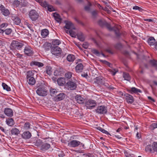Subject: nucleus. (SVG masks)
Returning a JSON list of instances; mask_svg holds the SVG:
<instances>
[{
    "label": "nucleus",
    "instance_id": "1",
    "mask_svg": "<svg viewBox=\"0 0 157 157\" xmlns=\"http://www.w3.org/2000/svg\"><path fill=\"white\" fill-rule=\"evenodd\" d=\"M24 45L22 41L19 40H13L11 43L10 48L12 50H21Z\"/></svg>",
    "mask_w": 157,
    "mask_h": 157
},
{
    "label": "nucleus",
    "instance_id": "2",
    "mask_svg": "<svg viewBox=\"0 0 157 157\" xmlns=\"http://www.w3.org/2000/svg\"><path fill=\"white\" fill-rule=\"evenodd\" d=\"M36 93L38 95L42 97L46 96L48 93L47 88L44 86L39 87L36 90Z\"/></svg>",
    "mask_w": 157,
    "mask_h": 157
},
{
    "label": "nucleus",
    "instance_id": "3",
    "mask_svg": "<svg viewBox=\"0 0 157 157\" xmlns=\"http://www.w3.org/2000/svg\"><path fill=\"white\" fill-rule=\"evenodd\" d=\"M85 104L87 109H93L97 105V102L96 101L91 99L86 100Z\"/></svg>",
    "mask_w": 157,
    "mask_h": 157
},
{
    "label": "nucleus",
    "instance_id": "4",
    "mask_svg": "<svg viewBox=\"0 0 157 157\" xmlns=\"http://www.w3.org/2000/svg\"><path fill=\"white\" fill-rule=\"evenodd\" d=\"M79 145H80V147H82L83 148H85L84 144L75 140H71L68 144V146L70 147H75Z\"/></svg>",
    "mask_w": 157,
    "mask_h": 157
},
{
    "label": "nucleus",
    "instance_id": "5",
    "mask_svg": "<svg viewBox=\"0 0 157 157\" xmlns=\"http://www.w3.org/2000/svg\"><path fill=\"white\" fill-rule=\"evenodd\" d=\"M51 52L53 55L59 56H60L62 50L57 46H53L51 45Z\"/></svg>",
    "mask_w": 157,
    "mask_h": 157
},
{
    "label": "nucleus",
    "instance_id": "6",
    "mask_svg": "<svg viewBox=\"0 0 157 157\" xmlns=\"http://www.w3.org/2000/svg\"><path fill=\"white\" fill-rule=\"evenodd\" d=\"M29 15L31 19L33 21L37 20L39 17L38 13L34 10H32L29 11Z\"/></svg>",
    "mask_w": 157,
    "mask_h": 157
},
{
    "label": "nucleus",
    "instance_id": "7",
    "mask_svg": "<svg viewBox=\"0 0 157 157\" xmlns=\"http://www.w3.org/2000/svg\"><path fill=\"white\" fill-rule=\"evenodd\" d=\"M147 42L151 47L153 46V48L157 50V42L153 37H150L147 39Z\"/></svg>",
    "mask_w": 157,
    "mask_h": 157
},
{
    "label": "nucleus",
    "instance_id": "8",
    "mask_svg": "<svg viewBox=\"0 0 157 157\" xmlns=\"http://www.w3.org/2000/svg\"><path fill=\"white\" fill-rule=\"evenodd\" d=\"M107 107L104 105L99 106L95 109V112L96 113L101 114H105L107 113Z\"/></svg>",
    "mask_w": 157,
    "mask_h": 157
},
{
    "label": "nucleus",
    "instance_id": "9",
    "mask_svg": "<svg viewBox=\"0 0 157 157\" xmlns=\"http://www.w3.org/2000/svg\"><path fill=\"white\" fill-rule=\"evenodd\" d=\"M66 86L70 90H75L77 87L76 83L74 81H69L66 84Z\"/></svg>",
    "mask_w": 157,
    "mask_h": 157
},
{
    "label": "nucleus",
    "instance_id": "10",
    "mask_svg": "<svg viewBox=\"0 0 157 157\" xmlns=\"http://www.w3.org/2000/svg\"><path fill=\"white\" fill-rule=\"evenodd\" d=\"M125 99L128 103L132 104L134 101V98L131 95L125 93L124 94Z\"/></svg>",
    "mask_w": 157,
    "mask_h": 157
},
{
    "label": "nucleus",
    "instance_id": "11",
    "mask_svg": "<svg viewBox=\"0 0 157 157\" xmlns=\"http://www.w3.org/2000/svg\"><path fill=\"white\" fill-rule=\"evenodd\" d=\"M105 78L103 77H97L95 78L94 82L98 85H102L103 82H105Z\"/></svg>",
    "mask_w": 157,
    "mask_h": 157
},
{
    "label": "nucleus",
    "instance_id": "12",
    "mask_svg": "<svg viewBox=\"0 0 157 157\" xmlns=\"http://www.w3.org/2000/svg\"><path fill=\"white\" fill-rule=\"evenodd\" d=\"M24 52L25 55L29 56L32 55L33 53L32 48L29 46L25 47Z\"/></svg>",
    "mask_w": 157,
    "mask_h": 157
},
{
    "label": "nucleus",
    "instance_id": "13",
    "mask_svg": "<svg viewBox=\"0 0 157 157\" xmlns=\"http://www.w3.org/2000/svg\"><path fill=\"white\" fill-rule=\"evenodd\" d=\"M65 97V94L62 93L56 95L55 97H54L53 99L55 101H58L63 99Z\"/></svg>",
    "mask_w": 157,
    "mask_h": 157
},
{
    "label": "nucleus",
    "instance_id": "14",
    "mask_svg": "<svg viewBox=\"0 0 157 157\" xmlns=\"http://www.w3.org/2000/svg\"><path fill=\"white\" fill-rule=\"evenodd\" d=\"M127 91L128 92L131 94H136L138 93H142V91L141 90L138 89L135 87H132L130 89H127Z\"/></svg>",
    "mask_w": 157,
    "mask_h": 157
},
{
    "label": "nucleus",
    "instance_id": "15",
    "mask_svg": "<svg viewBox=\"0 0 157 157\" xmlns=\"http://www.w3.org/2000/svg\"><path fill=\"white\" fill-rule=\"evenodd\" d=\"M4 113L6 115L9 117H12L13 115V112L12 110L10 108H5L4 110Z\"/></svg>",
    "mask_w": 157,
    "mask_h": 157
},
{
    "label": "nucleus",
    "instance_id": "16",
    "mask_svg": "<svg viewBox=\"0 0 157 157\" xmlns=\"http://www.w3.org/2000/svg\"><path fill=\"white\" fill-rule=\"evenodd\" d=\"M83 65L82 63L78 64L75 67V70L77 73H80L82 72L83 69Z\"/></svg>",
    "mask_w": 157,
    "mask_h": 157
},
{
    "label": "nucleus",
    "instance_id": "17",
    "mask_svg": "<svg viewBox=\"0 0 157 157\" xmlns=\"http://www.w3.org/2000/svg\"><path fill=\"white\" fill-rule=\"evenodd\" d=\"M31 133L28 131L24 132L21 135L22 138L25 139H29L31 137Z\"/></svg>",
    "mask_w": 157,
    "mask_h": 157
},
{
    "label": "nucleus",
    "instance_id": "18",
    "mask_svg": "<svg viewBox=\"0 0 157 157\" xmlns=\"http://www.w3.org/2000/svg\"><path fill=\"white\" fill-rule=\"evenodd\" d=\"M75 99L77 102L79 104H83L85 101L84 99L80 95H76L75 96Z\"/></svg>",
    "mask_w": 157,
    "mask_h": 157
},
{
    "label": "nucleus",
    "instance_id": "19",
    "mask_svg": "<svg viewBox=\"0 0 157 157\" xmlns=\"http://www.w3.org/2000/svg\"><path fill=\"white\" fill-rule=\"evenodd\" d=\"M1 10L2 14L5 16H8L10 14L9 10L3 6H1Z\"/></svg>",
    "mask_w": 157,
    "mask_h": 157
},
{
    "label": "nucleus",
    "instance_id": "20",
    "mask_svg": "<svg viewBox=\"0 0 157 157\" xmlns=\"http://www.w3.org/2000/svg\"><path fill=\"white\" fill-rule=\"evenodd\" d=\"M11 133L12 135L17 136L20 133V131L17 128H12L10 130Z\"/></svg>",
    "mask_w": 157,
    "mask_h": 157
},
{
    "label": "nucleus",
    "instance_id": "21",
    "mask_svg": "<svg viewBox=\"0 0 157 157\" xmlns=\"http://www.w3.org/2000/svg\"><path fill=\"white\" fill-rule=\"evenodd\" d=\"M11 19L13 21V23L15 24L19 25L21 23V21L20 19L17 17L15 16H13L11 17Z\"/></svg>",
    "mask_w": 157,
    "mask_h": 157
},
{
    "label": "nucleus",
    "instance_id": "22",
    "mask_svg": "<svg viewBox=\"0 0 157 157\" xmlns=\"http://www.w3.org/2000/svg\"><path fill=\"white\" fill-rule=\"evenodd\" d=\"M57 82L60 86H63L65 83V79L64 78L61 77L58 78Z\"/></svg>",
    "mask_w": 157,
    "mask_h": 157
},
{
    "label": "nucleus",
    "instance_id": "23",
    "mask_svg": "<svg viewBox=\"0 0 157 157\" xmlns=\"http://www.w3.org/2000/svg\"><path fill=\"white\" fill-rule=\"evenodd\" d=\"M6 124L9 126H12L15 124L14 120L11 118H8L6 120Z\"/></svg>",
    "mask_w": 157,
    "mask_h": 157
},
{
    "label": "nucleus",
    "instance_id": "24",
    "mask_svg": "<svg viewBox=\"0 0 157 157\" xmlns=\"http://www.w3.org/2000/svg\"><path fill=\"white\" fill-rule=\"evenodd\" d=\"M30 65L31 66L35 65L39 67H41L44 66V64L42 63L34 61L31 62Z\"/></svg>",
    "mask_w": 157,
    "mask_h": 157
},
{
    "label": "nucleus",
    "instance_id": "25",
    "mask_svg": "<svg viewBox=\"0 0 157 157\" xmlns=\"http://www.w3.org/2000/svg\"><path fill=\"white\" fill-rule=\"evenodd\" d=\"M41 33L42 37L43 38H45L48 35L49 31L48 30L46 29H44L41 30Z\"/></svg>",
    "mask_w": 157,
    "mask_h": 157
},
{
    "label": "nucleus",
    "instance_id": "26",
    "mask_svg": "<svg viewBox=\"0 0 157 157\" xmlns=\"http://www.w3.org/2000/svg\"><path fill=\"white\" fill-rule=\"evenodd\" d=\"M28 84L30 85H34L36 83V81L35 78L33 77H30L27 78Z\"/></svg>",
    "mask_w": 157,
    "mask_h": 157
},
{
    "label": "nucleus",
    "instance_id": "27",
    "mask_svg": "<svg viewBox=\"0 0 157 157\" xmlns=\"http://www.w3.org/2000/svg\"><path fill=\"white\" fill-rule=\"evenodd\" d=\"M53 17L55 20L58 22L61 23L62 20V18L60 17V15L59 14L56 13H53Z\"/></svg>",
    "mask_w": 157,
    "mask_h": 157
},
{
    "label": "nucleus",
    "instance_id": "28",
    "mask_svg": "<svg viewBox=\"0 0 157 157\" xmlns=\"http://www.w3.org/2000/svg\"><path fill=\"white\" fill-rule=\"evenodd\" d=\"M123 77L125 80L128 81H129L131 80V76L128 73L124 72L123 74Z\"/></svg>",
    "mask_w": 157,
    "mask_h": 157
},
{
    "label": "nucleus",
    "instance_id": "29",
    "mask_svg": "<svg viewBox=\"0 0 157 157\" xmlns=\"http://www.w3.org/2000/svg\"><path fill=\"white\" fill-rule=\"evenodd\" d=\"M73 24L71 22L68 21L66 23L65 26L64 28H66L67 29H69L71 28H72L73 29H75V28L73 27Z\"/></svg>",
    "mask_w": 157,
    "mask_h": 157
},
{
    "label": "nucleus",
    "instance_id": "30",
    "mask_svg": "<svg viewBox=\"0 0 157 157\" xmlns=\"http://www.w3.org/2000/svg\"><path fill=\"white\" fill-rule=\"evenodd\" d=\"M75 59L74 55L72 54L68 55L67 58V60L69 62H73Z\"/></svg>",
    "mask_w": 157,
    "mask_h": 157
},
{
    "label": "nucleus",
    "instance_id": "31",
    "mask_svg": "<svg viewBox=\"0 0 157 157\" xmlns=\"http://www.w3.org/2000/svg\"><path fill=\"white\" fill-rule=\"evenodd\" d=\"M112 31H113L117 37H119L121 35L119 29L117 27H114Z\"/></svg>",
    "mask_w": 157,
    "mask_h": 157
},
{
    "label": "nucleus",
    "instance_id": "32",
    "mask_svg": "<svg viewBox=\"0 0 157 157\" xmlns=\"http://www.w3.org/2000/svg\"><path fill=\"white\" fill-rule=\"evenodd\" d=\"M57 92V91L56 89H53L51 87L50 88V94L51 96L55 97Z\"/></svg>",
    "mask_w": 157,
    "mask_h": 157
},
{
    "label": "nucleus",
    "instance_id": "33",
    "mask_svg": "<svg viewBox=\"0 0 157 157\" xmlns=\"http://www.w3.org/2000/svg\"><path fill=\"white\" fill-rule=\"evenodd\" d=\"M7 24L6 23L2 24L0 25V33H3L5 30V28L7 26Z\"/></svg>",
    "mask_w": 157,
    "mask_h": 157
},
{
    "label": "nucleus",
    "instance_id": "34",
    "mask_svg": "<svg viewBox=\"0 0 157 157\" xmlns=\"http://www.w3.org/2000/svg\"><path fill=\"white\" fill-rule=\"evenodd\" d=\"M49 145L47 143H44L42 144L41 147V150L42 151H45L49 148Z\"/></svg>",
    "mask_w": 157,
    "mask_h": 157
},
{
    "label": "nucleus",
    "instance_id": "35",
    "mask_svg": "<svg viewBox=\"0 0 157 157\" xmlns=\"http://www.w3.org/2000/svg\"><path fill=\"white\" fill-rule=\"evenodd\" d=\"M61 43L60 41L58 39L53 40L52 41V45L55 46L58 45Z\"/></svg>",
    "mask_w": 157,
    "mask_h": 157
},
{
    "label": "nucleus",
    "instance_id": "36",
    "mask_svg": "<svg viewBox=\"0 0 157 157\" xmlns=\"http://www.w3.org/2000/svg\"><path fill=\"white\" fill-rule=\"evenodd\" d=\"M104 85L106 88H107L109 89H114V88L111 85H110L108 82L106 81V82H105H105H103V85Z\"/></svg>",
    "mask_w": 157,
    "mask_h": 157
},
{
    "label": "nucleus",
    "instance_id": "37",
    "mask_svg": "<svg viewBox=\"0 0 157 157\" xmlns=\"http://www.w3.org/2000/svg\"><path fill=\"white\" fill-rule=\"evenodd\" d=\"M42 48L45 51H48L49 50V43L48 42H45Z\"/></svg>",
    "mask_w": 157,
    "mask_h": 157
},
{
    "label": "nucleus",
    "instance_id": "38",
    "mask_svg": "<svg viewBox=\"0 0 157 157\" xmlns=\"http://www.w3.org/2000/svg\"><path fill=\"white\" fill-rule=\"evenodd\" d=\"M145 151L147 152L154 153L152 147V145L151 146V145H148L146 146L145 147Z\"/></svg>",
    "mask_w": 157,
    "mask_h": 157
},
{
    "label": "nucleus",
    "instance_id": "39",
    "mask_svg": "<svg viewBox=\"0 0 157 157\" xmlns=\"http://www.w3.org/2000/svg\"><path fill=\"white\" fill-rule=\"evenodd\" d=\"M104 26H105L110 31H112L114 28V27H112L110 24L106 21H105L104 23Z\"/></svg>",
    "mask_w": 157,
    "mask_h": 157
},
{
    "label": "nucleus",
    "instance_id": "40",
    "mask_svg": "<svg viewBox=\"0 0 157 157\" xmlns=\"http://www.w3.org/2000/svg\"><path fill=\"white\" fill-rule=\"evenodd\" d=\"M41 5L44 7L45 9H47L48 11H49V5L46 2H42L41 3Z\"/></svg>",
    "mask_w": 157,
    "mask_h": 157
},
{
    "label": "nucleus",
    "instance_id": "41",
    "mask_svg": "<svg viewBox=\"0 0 157 157\" xmlns=\"http://www.w3.org/2000/svg\"><path fill=\"white\" fill-rule=\"evenodd\" d=\"M43 143L42 141L40 139H37L36 142L34 143V145L37 147H41Z\"/></svg>",
    "mask_w": 157,
    "mask_h": 157
},
{
    "label": "nucleus",
    "instance_id": "42",
    "mask_svg": "<svg viewBox=\"0 0 157 157\" xmlns=\"http://www.w3.org/2000/svg\"><path fill=\"white\" fill-rule=\"evenodd\" d=\"M91 6V3L90 2H88L87 5L84 7L85 10L86 11L90 12V7Z\"/></svg>",
    "mask_w": 157,
    "mask_h": 157
},
{
    "label": "nucleus",
    "instance_id": "43",
    "mask_svg": "<svg viewBox=\"0 0 157 157\" xmlns=\"http://www.w3.org/2000/svg\"><path fill=\"white\" fill-rule=\"evenodd\" d=\"M2 86L4 90H5L8 91H9L11 90L10 87L8 86L6 83H2Z\"/></svg>",
    "mask_w": 157,
    "mask_h": 157
},
{
    "label": "nucleus",
    "instance_id": "44",
    "mask_svg": "<svg viewBox=\"0 0 157 157\" xmlns=\"http://www.w3.org/2000/svg\"><path fill=\"white\" fill-rule=\"evenodd\" d=\"M78 39L81 41H83L85 40V38L82 33L78 34L77 35Z\"/></svg>",
    "mask_w": 157,
    "mask_h": 157
},
{
    "label": "nucleus",
    "instance_id": "45",
    "mask_svg": "<svg viewBox=\"0 0 157 157\" xmlns=\"http://www.w3.org/2000/svg\"><path fill=\"white\" fill-rule=\"evenodd\" d=\"M72 73L70 71H67L65 73L64 76L67 79H70L72 77Z\"/></svg>",
    "mask_w": 157,
    "mask_h": 157
},
{
    "label": "nucleus",
    "instance_id": "46",
    "mask_svg": "<svg viewBox=\"0 0 157 157\" xmlns=\"http://www.w3.org/2000/svg\"><path fill=\"white\" fill-rule=\"evenodd\" d=\"M152 147L154 153L155 152H157V142H154L153 143Z\"/></svg>",
    "mask_w": 157,
    "mask_h": 157
},
{
    "label": "nucleus",
    "instance_id": "47",
    "mask_svg": "<svg viewBox=\"0 0 157 157\" xmlns=\"http://www.w3.org/2000/svg\"><path fill=\"white\" fill-rule=\"evenodd\" d=\"M62 74V71L60 69H57L55 70L54 72V75L55 76L61 75Z\"/></svg>",
    "mask_w": 157,
    "mask_h": 157
},
{
    "label": "nucleus",
    "instance_id": "48",
    "mask_svg": "<svg viewBox=\"0 0 157 157\" xmlns=\"http://www.w3.org/2000/svg\"><path fill=\"white\" fill-rule=\"evenodd\" d=\"M150 63L152 65V66L154 67L155 68L157 66V63L156 61L154 59L151 60L149 61Z\"/></svg>",
    "mask_w": 157,
    "mask_h": 157
},
{
    "label": "nucleus",
    "instance_id": "49",
    "mask_svg": "<svg viewBox=\"0 0 157 157\" xmlns=\"http://www.w3.org/2000/svg\"><path fill=\"white\" fill-rule=\"evenodd\" d=\"M34 75V74L31 71H29L27 72V75L26 76V78H29L30 77H33V76Z\"/></svg>",
    "mask_w": 157,
    "mask_h": 157
},
{
    "label": "nucleus",
    "instance_id": "50",
    "mask_svg": "<svg viewBox=\"0 0 157 157\" xmlns=\"http://www.w3.org/2000/svg\"><path fill=\"white\" fill-rule=\"evenodd\" d=\"M26 25L27 26V27L30 29L32 33H33L34 32V30L33 29V25L32 24H29V23L26 22Z\"/></svg>",
    "mask_w": 157,
    "mask_h": 157
},
{
    "label": "nucleus",
    "instance_id": "51",
    "mask_svg": "<svg viewBox=\"0 0 157 157\" xmlns=\"http://www.w3.org/2000/svg\"><path fill=\"white\" fill-rule=\"evenodd\" d=\"M115 48L117 49L120 50L122 47V45L121 43H118L115 45Z\"/></svg>",
    "mask_w": 157,
    "mask_h": 157
},
{
    "label": "nucleus",
    "instance_id": "52",
    "mask_svg": "<svg viewBox=\"0 0 157 157\" xmlns=\"http://www.w3.org/2000/svg\"><path fill=\"white\" fill-rule=\"evenodd\" d=\"M92 53L97 56H99L100 55V53L98 50L96 49H93L92 50Z\"/></svg>",
    "mask_w": 157,
    "mask_h": 157
},
{
    "label": "nucleus",
    "instance_id": "53",
    "mask_svg": "<svg viewBox=\"0 0 157 157\" xmlns=\"http://www.w3.org/2000/svg\"><path fill=\"white\" fill-rule=\"evenodd\" d=\"M101 62L107 65L109 67H112L113 66V65L112 64L109 63V62L106 61V60H101Z\"/></svg>",
    "mask_w": 157,
    "mask_h": 157
},
{
    "label": "nucleus",
    "instance_id": "54",
    "mask_svg": "<svg viewBox=\"0 0 157 157\" xmlns=\"http://www.w3.org/2000/svg\"><path fill=\"white\" fill-rule=\"evenodd\" d=\"M12 32V29H7L4 31L5 33L7 35H10Z\"/></svg>",
    "mask_w": 157,
    "mask_h": 157
},
{
    "label": "nucleus",
    "instance_id": "55",
    "mask_svg": "<svg viewBox=\"0 0 157 157\" xmlns=\"http://www.w3.org/2000/svg\"><path fill=\"white\" fill-rule=\"evenodd\" d=\"M133 9L135 10H138L140 12H142L144 10L140 7L136 6H133Z\"/></svg>",
    "mask_w": 157,
    "mask_h": 157
},
{
    "label": "nucleus",
    "instance_id": "56",
    "mask_svg": "<svg viewBox=\"0 0 157 157\" xmlns=\"http://www.w3.org/2000/svg\"><path fill=\"white\" fill-rule=\"evenodd\" d=\"M69 34L71 36L73 37H75L76 36L75 33L72 29L69 31Z\"/></svg>",
    "mask_w": 157,
    "mask_h": 157
},
{
    "label": "nucleus",
    "instance_id": "57",
    "mask_svg": "<svg viewBox=\"0 0 157 157\" xmlns=\"http://www.w3.org/2000/svg\"><path fill=\"white\" fill-rule=\"evenodd\" d=\"M30 125L29 123L26 122L24 125V128L26 130H28L30 128Z\"/></svg>",
    "mask_w": 157,
    "mask_h": 157
},
{
    "label": "nucleus",
    "instance_id": "58",
    "mask_svg": "<svg viewBox=\"0 0 157 157\" xmlns=\"http://www.w3.org/2000/svg\"><path fill=\"white\" fill-rule=\"evenodd\" d=\"M91 13L92 16L94 17H96L97 15L98 11L96 10H94L91 12Z\"/></svg>",
    "mask_w": 157,
    "mask_h": 157
},
{
    "label": "nucleus",
    "instance_id": "59",
    "mask_svg": "<svg viewBox=\"0 0 157 157\" xmlns=\"http://www.w3.org/2000/svg\"><path fill=\"white\" fill-rule=\"evenodd\" d=\"M59 152H58V156L59 157H63L64 156V154L63 151H59L60 153Z\"/></svg>",
    "mask_w": 157,
    "mask_h": 157
},
{
    "label": "nucleus",
    "instance_id": "60",
    "mask_svg": "<svg viewBox=\"0 0 157 157\" xmlns=\"http://www.w3.org/2000/svg\"><path fill=\"white\" fill-rule=\"evenodd\" d=\"M55 10H56V8L53 7V6L50 5V12Z\"/></svg>",
    "mask_w": 157,
    "mask_h": 157
},
{
    "label": "nucleus",
    "instance_id": "61",
    "mask_svg": "<svg viewBox=\"0 0 157 157\" xmlns=\"http://www.w3.org/2000/svg\"><path fill=\"white\" fill-rule=\"evenodd\" d=\"M113 70L115 71L114 72L112 71L111 70H109L112 73V75L113 76L115 75L116 73L118 71L115 69H114Z\"/></svg>",
    "mask_w": 157,
    "mask_h": 157
},
{
    "label": "nucleus",
    "instance_id": "62",
    "mask_svg": "<svg viewBox=\"0 0 157 157\" xmlns=\"http://www.w3.org/2000/svg\"><path fill=\"white\" fill-rule=\"evenodd\" d=\"M14 4L16 6H17L20 4V2L18 0L15 1L14 2Z\"/></svg>",
    "mask_w": 157,
    "mask_h": 157
},
{
    "label": "nucleus",
    "instance_id": "63",
    "mask_svg": "<svg viewBox=\"0 0 157 157\" xmlns=\"http://www.w3.org/2000/svg\"><path fill=\"white\" fill-rule=\"evenodd\" d=\"M102 132L105 133L107 135H109L110 136H111V135L109 134V133L107 131L105 130L104 129H103L101 131V132Z\"/></svg>",
    "mask_w": 157,
    "mask_h": 157
},
{
    "label": "nucleus",
    "instance_id": "64",
    "mask_svg": "<svg viewBox=\"0 0 157 157\" xmlns=\"http://www.w3.org/2000/svg\"><path fill=\"white\" fill-rule=\"evenodd\" d=\"M151 126L153 127V129L157 128V123L152 124H151Z\"/></svg>",
    "mask_w": 157,
    "mask_h": 157
}]
</instances>
